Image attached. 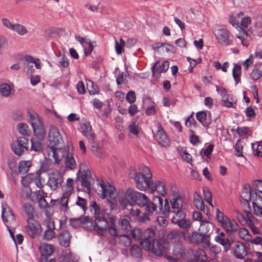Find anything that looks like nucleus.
Instances as JSON below:
<instances>
[{
	"instance_id": "9d476101",
	"label": "nucleus",
	"mask_w": 262,
	"mask_h": 262,
	"mask_svg": "<svg viewBox=\"0 0 262 262\" xmlns=\"http://www.w3.org/2000/svg\"><path fill=\"white\" fill-rule=\"evenodd\" d=\"M95 225H96V232L101 235H103L106 229L110 226L108 221L103 213L101 216H97L95 220Z\"/></svg>"
},
{
	"instance_id": "4d7b16f0",
	"label": "nucleus",
	"mask_w": 262,
	"mask_h": 262,
	"mask_svg": "<svg viewBox=\"0 0 262 262\" xmlns=\"http://www.w3.org/2000/svg\"><path fill=\"white\" fill-rule=\"evenodd\" d=\"M216 91L222 97V101L229 98V96L225 89L220 88L219 86L216 85Z\"/></svg>"
},
{
	"instance_id": "2f4dec72",
	"label": "nucleus",
	"mask_w": 262,
	"mask_h": 262,
	"mask_svg": "<svg viewBox=\"0 0 262 262\" xmlns=\"http://www.w3.org/2000/svg\"><path fill=\"white\" fill-rule=\"evenodd\" d=\"M211 227H213V225L209 221L205 220L201 221L199 230L201 231L204 235H207L210 236L211 233L210 231Z\"/></svg>"
},
{
	"instance_id": "7c9ffc66",
	"label": "nucleus",
	"mask_w": 262,
	"mask_h": 262,
	"mask_svg": "<svg viewBox=\"0 0 262 262\" xmlns=\"http://www.w3.org/2000/svg\"><path fill=\"white\" fill-rule=\"evenodd\" d=\"M223 227L228 233H233L238 230L239 226L237 223L234 220L230 219Z\"/></svg>"
},
{
	"instance_id": "338daca9",
	"label": "nucleus",
	"mask_w": 262,
	"mask_h": 262,
	"mask_svg": "<svg viewBox=\"0 0 262 262\" xmlns=\"http://www.w3.org/2000/svg\"><path fill=\"white\" fill-rule=\"evenodd\" d=\"M239 236L241 238L248 241L250 236L249 231L245 228L239 229L238 232Z\"/></svg>"
},
{
	"instance_id": "de8ad7c7",
	"label": "nucleus",
	"mask_w": 262,
	"mask_h": 262,
	"mask_svg": "<svg viewBox=\"0 0 262 262\" xmlns=\"http://www.w3.org/2000/svg\"><path fill=\"white\" fill-rule=\"evenodd\" d=\"M235 151H236L235 156L238 157H243V146L242 144V141L241 139H238L235 143L234 146Z\"/></svg>"
},
{
	"instance_id": "6e6d98bb",
	"label": "nucleus",
	"mask_w": 262,
	"mask_h": 262,
	"mask_svg": "<svg viewBox=\"0 0 262 262\" xmlns=\"http://www.w3.org/2000/svg\"><path fill=\"white\" fill-rule=\"evenodd\" d=\"M253 185L255 189V194L259 195L257 193H262V180H256L253 182Z\"/></svg>"
},
{
	"instance_id": "f704fd0d",
	"label": "nucleus",
	"mask_w": 262,
	"mask_h": 262,
	"mask_svg": "<svg viewBox=\"0 0 262 262\" xmlns=\"http://www.w3.org/2000/svg\"><path fill=\"white\" fill-rule=\"evenodd\" d=\"M38 139H32L31 140V146L30 150L40 153L43 151V145Z\"/></svg>"
},
{
	"instance_id": "7ed1b4c3",
	"label": "nucleus",
	"mask_w": 262,
	"mask_h": 262,
	"mask_svg": "<svg viewBox=\"0 0 262 262\" xmlns=\"http://www.w3.org/2000/svg\"><path fill=\"white\" fill-rule=\"evenodd\" d=\"M155 202H157L159 206L158 213L163 214L165 217L168 216L170 214L172 216L183 217L186 210L183 208V200L179 193L172 194L170 199V202L166 199L164 200L159 196L154 198Z\"/></svg>"
},
{
	"instance_id": "8fccbe9b",
	"label": "nucleus",
	"mask_w": 262,
	"mask_h": 262,
	"mask_svg": "<svg viewBox=\"0 0 262 262\" xmlns=\"http://www.w3.org/2000/svg\"><path fill=\"white\" fill-rule=\"evenodd\" d=\"M126 234H121L120 242V244L125 247L129 246L132 244V239L129 235Z\"/></svg>"
},
{
	"instance_id": "2eb2a0df",
	"label": "nucleus",
	"mask_w": 262,
	"mask_h": 262,
	"mask_svg": "<svg viewBox=\"0 0 262 262\" xmlns=\"http://www.w3.org/2000/svg\"><path fill=\"white\" fill-rule=\"evenodd\" d=\"M55 145L47 146L45 148V151L48 155L49 159L52 158L56 163L58 164L61 161L60 154L61 149L55 147Z\"/></svg>"
},
{
	"instance_id": "f257e3e1",
	"label": "nucleus",
	"mask_w": 262,
	"mask_h": 262,
	"mask_svg": "<svg viewBox=\"0 0 262 262\" xmlns=\"http://www.w3.org/2000/svg\"><path fill=\"white\" fill-rule=\"evenodd\" d=\"M132 236L135 241H140L143 249L158 256H161L163 251L169 248L168 242L162 239H156L155 232L150 228L144 231L138 228H134L132 231Z\"/></svg>"
},
{
	"instance_id": "5fc2aeb1",
	"label": "nucleus",
	"mask_w": 262,
	"mask_h": 262,
	"mask_svg": "<svg viewBox=\"0 0 262 262\" xmlns=\"http://www.w3.org/2000/svg\"><path fill=\"white\" fill-rule=\"evenodd\" d=\"M262 76V71L258 69L255 68L250 74L251 78L254 80H257Z\"/></svg>"
},
{
	"instance_id": "f3484780",
	"label": "nucleus",
	"mask_w": 262,
	"mask_h": 262,
	"mask_svg": "<svg viewBox=\"0 0 262 262\" xmlns=\"http://www.w3.org/2000/svg\"><path fill=\"white\" fill-rule=\"evenodd\" d=\"M149 189L151 192L156 191L159 194L162 196H164L166 194L165 183L162 181H157L153 182L152 180Z\"/></svg>"
},
{
	"instance_id": "680f3d73",
	"label": "nucleus",
	"mask_w": 262,
	"mask_h": 262,
	"mask_svg": "<svg viewBox=\"0 0 262 262\" xmlns=\"http://www.w3.org/2000/svg\"><path fill=\"white\" fill-rule=\"evenodd\" d=\"M17 128L19 133L21 135H26L28 134V126L27 124L24 123H19L17 125Z\"/></svg>"
},
{
	"instance_id": "dca6fc26",
	"label": "nucleus",
	"mask_w": 262,
	"mask_h": 262,
	"mask_svg": "<svg viewBox=\"0 0 262 262\" xmlns=\"http://www.w3.org/2000/svg\"><path fill=\"white\" fill-rule=\"evenodd\" d=\"M234 256L238 259H244L247 254V251L244 244L241 242H236L232 248Z\"/></svg>"
},
{
	"instance_id": "e433bc0d",
	"label": "nucleus",
	"mask_w": 262,
	"mask_h": 262,
	"mask_svg": "<svg viewBox=\"0 0 262 262\" xmlns=\"http://www.w3.org/2000/svg\"><path fill=\"white\" fill-rule=\"evenodd\" d=\"M241 69L242 68L240 64L234 63V67L232 69V76L235 82V85L241 82Z\"/></svg>"
},
{
	"instance_id": "6ab92c4d",
	"label": "nucleus",
	"mask_w": 262,
	"mask_h": 262,
	"mask_svg": "<svg viewBox=\"0 0 262 262\" xmlns=\"http://www.w3.org/2000/svg\"><path fill=\"white\" fill-rule=\"evenodd\" d=\"M186 215V213H184L183 217L172 216L171 222L178 225L181 228L187 229L190 227L191 222L189 220L185 219Z\"/></svg>"
},
{
	"instance_id": "603ef678",
	"label": "nucleus",
	"mask_w": 262,
	"mask_h": 262,
	"mask_svg": "<svg viewBox=\"0 0 262 262\" xmlns=\"http://www.w3.org/2000/svg\"><path fill=\"white\" fill-rule=\"evenodd\" d=\"M236 132L241 137L246 136L249 135L250 133L251 134V131L248 127H237L236 129Z\"/></svg>"
},
{
	"instance_id": "6e6552de",
	"label": "nucleus",
	"mask_w": 262,
	"mask_h": 262,
	"mask_svg": "<svg viewBox=\"0 0 262 262\" xmlns=\"http://www.w3.org/2000/svg\"><path fill=\"white\" fill-rule=\"evenodd\" d=\"M217 41L223 46H228L232 44V37L230 32L225 28L216 29L214 32Z\"/></svg>"
},
{
	"instance_id": "3c124183",
	"label": "nucleus",
	"mask_w": 262,
	"mask_h": 262,
	"mask_svg": "<svg viewBox=\"0 0 262 262\" xmlns=\"http://www.w3.org/2000/svg\"><path fill=\"white\" fill-rule=\"evenodd\" d=\"M252 149L254 155L262 157V145L258 144H251Z\"/></svg>"
},
{
	"instance_id": "09e8293b",
	"label": "nucleus",
	"mask_w": 262,
	"mask_h": 262,
	"mask_svg": "<svg viewBox=\"0 0 262 262\" xmlns=\"http://www.w3.org/2000/svg\"><path fill=\"white\" fill-rule=\"evenodd\" d=\"M83 217L77 219H71L69 221L70 225L74 228L77 229L82 225Z\"/></svg>"
},
{
	"instance_id": "5701e85b",
	"label": "nucleus",
	"mask_w": 262,
	"mask_h": 262,
	"mask_svg": "<svg viewBox=\"0 0 262 262\" xmlns=\"http://www.w3.org/2000/svg\"><path fill=\"white\" fill-rule=\"evenodd\" d=\"M255 201L252 203L254 213L258 216H262V196L256 194Z\"/></svg>"
},
{
	"instance_id": "69168bd1",
	"label": "nucleus",
	"mask_w": 262,
	"mask_h": 262,
	"mask_svg": "<svg viewBox=\"0 0 262 262\" xmlns=\"http://www.w3.org/2000/svg\"><path fill=\"white\" fill-rule=\"evenodd\" d=\"M55 236L54 230L46 229L43 234V238L47 241H50Z\"/></svg>"
},
{
	"instance_id": "052dcab7",
	"label": "nucleus",
	"mask_w": 262,
	"mask_h": 262,
	"mask_svg": "<svg viewBox=\"0 0 262 262\" xmlns=\"http://www.w3.org/2000/svg\"><path fill=\"white\" fill-rule=\"evenodd\" d=\"M91 210H93L94 211V214L95 217L97 216H101V214L100 212V208L97 204L95 201H93L91 205Z\"/></svg>"
},
{
	"instance_id": "4468645a",
	"label": "nucleus",
	"mask_w": 262,
	"mask_h": 262,
	"mask_svg": "<svg viewBox=\"0 0 262 262\" xmlns=\"http://www.w3.org/2000/svg\"><path fill=\"white\" fill-rule=\"evenodd\" d=\"M78 178L81 184V186L85 189L86 192H89L91 190V183L93 181L90 171H84L80 176H78Z\"/></svg>"
},
{
	"instance_id": "4be33fe9",
	"label": "nucleus",
	"mask_w": 262,
	"mask_h": 262,
	"mask_svg": "<svg viewBox=\"0 0 262 262\" xmlns=\"http://www.w3.org/2000/svg\"><path fill=\"white\" fill-rule=\"evenodd\" d=\"M193 204L197 209L203 211L205 213L208 215V209L206 210V212L204 202L201 195L196 191H195L193 194Z\"/></svg>"
},
{
	"instance_id": "49530a36",
	"label": "nucleus",
	"mask_w": 262,
	"mask_h": 262,
	"mask_svg": "<svg viewBox=\"0 0 262 262\" xmlns=\"http://www.w3.org/2000/svg\"><path fill=\"white\" fill-rule=\"evenodd\" d=\"M214 148V145L212 144H209L204 150L202 149L200 151V155L203 158L204 156L208 158L211 155Z\"/></svg>"
},
{
	"instance_id": "0eeeda50",
	"label": "nucleus",
	"mask_w": 262,
	"mask_h": 262,
	"mask_svg": "<svg viewBox=\"0 0 262 262\" xmlns=\"http://www.w3.org/2000/svg\"><path fill=\"white\" fill-rule=\"evenodd\" d=\"M29 121L37 138L41 140L44 139L46 135V129L39 116L36 114L31 115Z\"/></svg>"
},
{
	"instance_id": "c756f323",
	"label": "nucleus",
	"mask_w": 262,
	"mask_h": 262,
	"mask_svg": "<svg viewBox=\"0 0 262 262\" xmlns=\"http://www.w3.org/2000/svg\"><path fill=\"white\" fill-rule=\"evenodd\" d=\"M82 226L83 228L88 231H96L95 221L88 216H83Z\"/></svg>"
},
{
	"instance_id": "864d4df0",
	"label": "nucleus",
	"mask_w": 262,
	"mask_h": 262,
	"mask_svg": "<svg viewBox=\"0 0 262 262\" xmlns=\"http://www.w3.org/2000/svg\"><path fill=\"white\" fill-rule=\"evenodd\" d=\"M203 193L205 201L210 206H213L212 204V194L210 191L207 188H203Z\"/></svg>"
},
{
	"instance_id": "774afa93",
	"label": "nucleus",
	"mask_w": 262,
	"mask_h": 262,
	"mask_svg": "<svg viewBox=\"0 0 262 262\" xmlns=\"http://www.w3.org/2000/svg\"><path fill=\"white\" fill-rule=\"evenodd\" d=\"M68 201H69V196L64 195L62 194V196L60 200L59 201V204L63 207L65 208V210L68 211L69 209L68 207Z\"/></svg>"
},
{
	"instance_id": "a878e982",
	"label": "nucleus",
	"mask_w": 262,
	"mask_h": 262,
	"mask_svg": "<svg viewBox=\"0 0 262 262\" xmlns=\"http://www.w3.org/2000/svg\"><path fill=\"white\" fill-rule=\"evenodd\" d=\"M71 239V235L67 230L61 231L59 236V242L60 245L64 247H68L69 246Z\"/></svg>"
},
{
	"instance_id": "412c9836",
	"label": "nucleus",
	"mask_w": 262,
	"mask_h": 262,
	"mask_svg": "<svg viewBox=\"0 0 262 262\" xmlns=\"http://www.w3.org/2000/svg\"><path fill=\"white\" fill-rule=\"evenodd\" d=\"M2 219L5 224L8 222L7 218L14 221L15 220V215L13 210L6 205H2Z\"/></svg>"
},
{
	"instance_id": "37998d69",
	"label": "nucleus",
	"mask_w": 262,
	"mask_h": 262,
	"mask_svg": "<svg viewBox=\"0 0 262 262\" xmlns=\"http://www.w3.org/2000/svg\"><path fill=\"white\" fill-rule=\"evenodd\" d=\"M41 255L45 257L50 256L54 251V249L51 245L48 244H44L40 248Z\"/></svg>"
},
{
	"instance_id": "72a5a7b5",
	"label": "nucleus",
	"mask_w": 262,
	"mask_h": 262,
	"mask_svg": "<svg viewBox=\"0 0 262 262\" xmlns=\"http://www.w3.org/2000/svg\"><path fill=\"white\" fill-rule=\"evenodd\" d=\"M34 58L29 55H26L21 60L23 63V67L25 71L27 70V72L29 73L30 69L33 68V62Z\"/></svg>"
},
{
	"instance_id": "c9c22d12",
	"label": "nucleus",
	"mask_w": 262,
	"mask_h": 262,
	"mask_svg": "<svg viewBox=\"0 0 262 262\" xmlns=\"http://www.w3.org/2000/svg\"><path fill=\"white\" fill-rule=\"evenodd\" d=\"M216 218L217 222L221 224L223 228L224 225L229 221L230 219L221 212L219 208H216L215 210Z\"/></svg>"
},
{
	"instance_id": "ea45409f",
	"label": "nucleus",
	"mask_w": 262,
	"mask_h": 262,
	"mask_svg": "<svg viewBox=\"0 0 262 262\" xmlns=\"http://www.w3.org/2000/svg\"><path fill=\"white\" fill-rule=\"evenodd\" d=\"M23 208L25 212L28 216L27 220L33 221L34 219V208L32 205L29 203H25L23 205Z\"/></svg>"
},
{
	"instance_id": "423d86ee",
	"label": "nucleus",
	"mask_w": 262,
	"mask_h": 262,
	"mask_svg": "<svg viewBox=\"0 0 262 262\" xmlns=\"http://www.w3.org/2000/svg\"><path fill=\"white\" fill-rule=\"evenodd\" d=\"M101 189L99 190V196L102 199L106 198L111 210L116 209L117 206V194L114 186L110 184H105L103 182L100 183Z\"/></svg>"
},
{
	"instance_id": "39448f33",
	"label": "nucleus",
	"mask_w": 262,
	"mask_h": 262,
	"mask_svg": "<svg viewBox=\"0 0 262 262\" xmlns=\"http://www.w3.org/2000/svg\"><path fill=\"white\" fill-rule=\"evenodd\" d=\"M139 172H134V180L136 182L137 188L144 191L147 188L149 189L152 181V174L149 168L145 165H141L140 167Z\"/></svg>"
},
{
	"instance_id": "e2e57ef3",
	"label": "nucleus",
	"mask_w": 262,
	"mask_h": 262,
	"mask_svg": "<svg viewBox=\"0 0 262 262\" xmlns=\"http://www.w3.org/2000/svg\"><path fill=\"white\" fill-rule=\"evenodd\" d=\"M12 150L14 154L18 156H20L25 151V148L20 146H18V144L11 145Z\"/></svg>"
},
{
	"instance_id": "9b49d317",
	"label": "nucleus",
	"mask_w": 262,
	"mask_h": 262,
	"mask_svg": "<svg viewBox=\"0 0 262 262\" xmlns=\"http://www.w3.org/2000/svg\"><path fill=\"white\" fill-rule=\"evenodd\" d=\"M154 136L161 146L165 147L169 145L170 140L160 123L158 124L157 130Z\"/></svg>"
},
{
	"instance_id": "473e14b6",
	"label": "nucleus",
	"mask_w": 262,
	"mask_h": 262,
	"mask_svg": "<svg viewBox=\"0 0 262 262\" xmlns=\"http://www.w3.org/2000/svg\"><path fill=\"white\" fill-rule=\"evenodd\" d=\"M215 241L224 246L225 252H227L229 250L231 249L233 243L232 240L228 238H220L219 237H215Z\"/></svg>"
},
{
	"instance_id": "1a4fd4ad",
	"label": "nucleus",
	"mask_w": 262,
	"mask_h": 262,
	"mask_svg": "<svg viewBox=\"0 0 262 262\" xmlns=\"http://www.w3.org/2000/svg\"><path fill=\"white\" fill-rule=\"evenodd\" d=\"M190 241L195 244H202L204 248H209L210 246V236L204 235L202 232L194 231L192 233Z\"/></svg>"
},
{
	"instance_id": "cd10ccee",
	"label": "nucleus",
	"mask_w": 262,
	"mask_h": 262,
	"mask_svg": "<svg viewBox=\"0 0 262 262\" xmlns=\"http://www.w3.org/2000/svg\"><path fill=\"white\" fill-rule=\"evenodd\" d=\"M207 115L205 112L202 111L196 113V118L202 125L207 129L211 123V120L207 121Z\"/></svg>"
},
{
	"instance_id": "b1692460",
	"label": "nucleus",
	"mask_w": 262,
	"mask_h": 262,
	"mask_svg": "<svg viewBox=\"0 0 262 262\" xmlns=\"http://www.w3.org/2000/svg\"><path fill=\"white\" fill-rule=\"evenodd\" d=\"M80 128L81 133L84 136L90 140H94V133L92 132V126L89 122L82 124Z\"/></svg>"
},
{
	"instance_id": "bf43d9fd",
	"label": "nucleus",
	"mask_w": 262,
	"mask_h": 262,
	"mask_svg": "<svg viewBox=\"0 0 262 262\" xmlns=\"http://www.w3.org/2000/svg\"><path fill=\"white\" fill-rule=\"evenodd\" d=\"M229 22L232 26L237 28L239 27V16L231 15L229 17Z\"/></svg>"
},
{
	"instance_id": "c85d7f7f",
	"label": "nucleus",
	"mask_w": 262,
	"mask_h": 262,
	"mask_svg": "<svg viewBox=\"0 0 262 262\" xmlns=\"http://www.w3.org/2000/svg\"><path fill=\"white\" fill-rule=\"evenodd\" d=\"M130 255L137 261L142 258V250L140 247L137 245H133L130 248Z\"/></svg>"
},
{
	"instance_id": "f03ea898",
	"label": "nucleus",
	"mask_w": 262,
	"mask_h": 262,
	"mask_svg": "<svg viewBox=\"0 0 262 262\" xmlns=\"http://www.w3.org/2000/svg\"><path fill=\"white\" fill-rule=\"evenodd\" d=\"M118 202L120 205L123 208L127 207L128 205L130 206L137 205L141 208H144L145 211L149 213H158L156 204L157 202H150L145 194L132 188L127 189L124 195L119 196Z\"/></svg>"
},
{
	"instance_id": "bb28decb",
	"label": "nucleus",
	"mask_w": 262,
	"mask_h": 262,
	"mask_svg": "<svg viewBox=\"0 0 262 262\" xmlns=\"http://www.w3.org/2000/svg\"><path fill=\"white\" fill-rule=\"evenodd\" d=\"M158 62V61H157L152 67L151 72L153 75L156 73L160 74L163 72H165L169 68V62L168 61L166 60L164 61L161 65L156 68V67Z\"/></svg>"
},
{
	"instance_id": "20e7f679",
	"label": "nucleus",
	"mask_w": 262,
	"mask_h": 262,
	"mask_svg": "<svg viewBox=\"0 0 262 262\" xmlns=\"http://www.w3.org/2000/svg\"><path fill=\"white\" fill-rule=\"evenodd\" d=\"M130 221V218L129 216H123L119 219L118 225L116 226V219L114 217H110L109 233L113 236L121 235V234H127L132 229Z\"/></svg>"
},
{
	"instance_id": "393cba45",
	"label": "nucleus",
	"mask_w": 262,
	"mask_h": 262,
	"mask_svg": "<svg viewBox=\"0 0 262 262\" xmlns=\"http://www.w3.org/2000/svg\"><path fill=\"white\" fill-rule=\"evenodd\" d=\"M62 181V178L60 175L53 176L50 177L47 184L52 189L55 190L61 185Z\"/></svg>"
},
{
	"instance_id": "a18cd8bd",
	"label": "nucleus",
	"mask_w": 262,
	"mask_h": 262,
	"mask_svg": "<svg viewBox=\"0 0 262 262\" xmlns=\"http://www.w3.org/2000/svg\"><path fill=\"white\" fill-rule=\"evenodd\" d=\"M0 91L3 96L8 97L11 92V86L6 83H2L0 85Z\"/></svg>"
},
{
	"instance_id": "79ce46f5",
	"label": "nucleus",
	"mask_w": 262,
	"mask_h": 262,
	"mask_svg": "<svg viewBox=\"0 0 262 262\" xmlns=\"http://www.w3.org/2000/svg\"><path fill=\"white\" fill-rule=\"evenodd\" d=\"M184 252L181 242H178L173 245V255L177 258H181Z\"/></svg>"
},
{
	"instance_id": "a211bd4d",
	"label": "nucleus",
	"mask_w": 262,
	"mask_h": 262,
	"mask_svg": "<svg viewBox=\"0 0 262 262\" xmlns=\"http://www.w3.org/2000/svg\"><path fill=\"white\" fill-rule=\"evenodd\" d=\"M75 39L81 45L83 48L84 54L86 55L91 54L93 50L94 46L89 39L76 35L75 36Z\"/></svg>"
},
{
	"instance_id": "f8f14e48",
	"label": "nucleus",
	"mask_w": 262,
	"mask_h": 262,
	"mask_svg": "<svg viewBox=\"0 0 262 262\" xmlns=\"http://www.w3.org/2000/svg\"><path fill=\"white\" fill-rule=\"evenodd\" d=\"M27 223L28 225L25 227L26 233L31 238H34L39 233L40 225L34 219L33 221L27 220Z\"/></svg>"
},
{
	"instance_id": "a19ab883",
	"label": "nucleus",
	"mask_w": 262,
	"mask_h": 262,
	"mask_svg": "<svg viewBox=\"0 0 262 262\" xmlns=\"http://www.w3.org/2000/svg\"><path fill=\"white\" fill-rule=\"evenodd\" d=\"M31 165V163L30 161H20L18 166L19 172L23 174L27 173Z\"/></svg>"
},
{
	"instance_id": "58836bf2",
	"label": "nucleus",
	"mask_w": 262,
	"mask_h": 262,
	"mask_svg": "<svg viewBox=\"0 0 262 262\" xmlns=\"http://www.w3.org/2000/svg\"><path fill=\"white\" fill-rule=\"evenodd\" d=\"M251 188L248 184H245L241 194V198L246 202L248 203L251 198Z\"/></svg>"
},
{
	"instance_id": "13d9d810",
	"label": "nucleus",
	"mask_w": 262,
	"mask_h": 262,
	"mask_svg": "<svg viewBox=\"0 0 262 262\" xmlns=\"http://www.w3.org/2000/svg\"><path fill=\"white\" fill-rule=\"evenodd\" d=\"M28 139L23 136L18 138L17 144H18V146H20L25 149L28 150V147H27V145L28 144Z\"/></svg>"
},
{
	"instance_id": "4c0bfd02",
	"label": "nucleus",
	"mask_w": 262,
	"mask_h": 262,
	"mask_svg": "<svg viewBox=\"0 0 262 262\" xmlns=\"http://www.w3.org/2000/svg\"><path fill=\"white\" fill-rule=\"evenodd\" d=\"M64 164L67 168L73 169L75 168L76 162L71 153H67L65 157Z\"/></svg>"
},
{
	"instance_id": "0e129e2a",
	"label": "nucleus",
	"mask_w": 262,
	"mask_h": 262,
	"mask_svg": "<svg viewBox=\"0 0 262 262\" xmlns=\"http://www.w3.org/2000/svg\"><path fill=\"white\" fill-rule=\"evenodd\" d=\"M126 100L130 104L134 103L136 100L135 92L133 91H129L126 95Z\"/></svg>"
},
{
	"instance_id": "ddd939ff",
	"label": "nucleus",
	"mask_w": 262,
	"mask_h": 262,
	"mask_svg": "<svg viewBox=\"0 0 262 262\" xmlns=\"http://www.w3.org/2000/svg\"><path fill=\"white\" fill-rule=\"evenodd\" d=\"M48 141L50 144L57 145L60 143L62 141V137L57 127L52 126L49 130L48 136Z\"/></svg>"
},
{
	"instance_id": "c03bdc74",
	"label": "nucleus",
	"mask_w": 262,
	"mask_h": 262,
	"mask_svg": "<svg viewBox=\"0 0 262 262\" xmlns=\"http://www.w3.org/2000/svg\"><path fill=\"white\" fill-rule=\"evenodd\" d=\"M12 31L16 32L19 35H24L27 33V29L22 25L19 24H14Z\"/></svg>"
},
{
	"instance_id": "aec40b11",
	"label": "nucleus",
	"mask_w": 262,
	"mask_h": 262,
	"mask_svg": "<svg viewBox=\"0 0 262 262\" xmlns=\"http://www.w3.org/2000/svg\"><path fill=\"white\" fill-rule=\"evenodd\" d=\"M167 239L169 240V242L165 240V239H163L168 242L169 244V248L167 250L163 251L162 252V254L163 253H166L169 250V248L170 247L171 244L174 245L176 243H177L178 242H181L180 240L182 237L181 234L177 231H170L167 235Z\"/></svg>"
}]
</instances>
